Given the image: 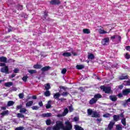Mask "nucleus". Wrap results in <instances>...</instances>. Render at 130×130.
Segmentation results:
<instances>
[{"mask_svg": "<svg viewBox=\"0 0 130 130\" xmlns=\"http://www.w3.org/2000/svg\"><path fill=\"white\" fill-rule=\"evenodd\" d=\"M110 116V114L109 113H107V114H105L103 115V117H109Z\"/></svg>", "mask_w": 130, "mask_h": 130, "instance_id": "6e6d98bb", "label": "nucleus"}, {"mask_svg": "<svg viewBox=\"0 0 130 130\" xmlns=\"http://www.w3.org/2000/svg\"><path fill=\"white\" fill-rule=\"evenodd\" d=\"M34 69H41V68H42V66L40 64H37L34 66Z\"/></svg>", "mask_w": 130, "mask_h": 130, "instance_id": "f704fd0d", "label": "nucleus"}, {"mask_svg": "<svg viewBox=\"0 0 130 130\" xmlns=\"http://www.w3.org/2000/svg\"><path fill=\"white\" fill-rule=\"evenodd\" d=\"M85 68V66L83 64L77 65L76 69L77 70H83Z\"/></svg>", "mask_w": 130, "mask_h": 130, "instance_id": "5701e85b", "label": "nucleus"}, {"mask_svg": "<svg viewBox=\"0 0 130 130\" xmlns=\"http://www.w3.org/2000/svg\"><path fill=\"white\" fill-rule=\"evenodd\" d=\"M64 116L63 115V114L62 113L61 114H58L57 115V117H62Z\"/></svg>", "mask_w": 130, "mask_h": 130, "instance_id": "680f3d73", "label": "nucleus"}, {"mask_svg": "<svg viewBox=\"0 0 130 130\" xmlns=\"http://www.w3.org/2000/svg\"><path fill=\"white\" fill-rule=\"evenodd\" d=\"M83 31L84 34H90V29H84Z\"/></svg>", "mask_w": 130, "mask_h": 130, "instance_id": "72a5a7b5", "label": "nucleus"}, {"mask_svg": "<svg viewBox=\"0 0 130 130\" xmlns=\"http://www.w3.org/2000/svg\"><path fill=\"white\" fill-rule=\"evenodd\" d=\"M109 98L110 99V100H111L113 102H115L116 101V100H117V98L116 97V95H110L109 96Z\"/></svg>", "mask_w": 130, "mask_h": 130, "instance_id": "f8f14e48", "label": "nucleus"}, {"mask_svg": "<svg viewBox=\"0 0 130 130\" xmlns=\"http://www.w3.org/2000/svg\"><path fill=\"white\" fill-rule=\"evenodd\" d=\"M73 120L74 121H75V122H77V121H79V117H75L73 118Z\"/></svg>", "mask_w": 130, "mask_h": 130, "instance_id": "5fc2aeb1", "label": "nucleus"}, {"mask_svg": "<svg viewBox=\"0 0 130 130\" xmlns=\"http://www.w3.org/2000/svg\"><path fill=\"white\" fill-rule=\"evenodd\" d=\"M60 95L61 94H59V92H57V93H56L54 94L53 98L54 99H58H58H59V97H60Z\"/></svg>", "mask_w": 130, "mask_h": 130, "instance_id": "f3484780", "label": "nucleus"}, {"mask_svg": "<svg viewBox=\"0 0 130 130\" xmlns=\"http://www.w3.org/2000/svg\"><path fill=\"white\" fill-rule=\"evenodd\" d=\"M51 101H49L48 102V103L46 105V108L47 109H49V108H51Z\"/></svg>", "mask_w": 130, "mask_h": 130, "instance_id": "412c9836", "label": "nucleus"}, {"mask_svg": "<svg viewBox=\"0 0 130 130\" xmlns=\"http://www.w3.org/2000/svg\"><path fill=\"white\" fill-rule=\"evenodd\" d=\"M28 73L31 74H36L37 73V71L36 70H28Z\"/></svg>", "mask_w": 130, "mask_h": 130, "instance_id": "ea45409f", "label": "nucleus"}, {"mask_svg": "<svg viewBox=\"0 0 130 130\" xmlns=\"http://www.w3.org/2000/svg\"><path fill=\"white\" fill-rule=\"evenodd\" d=\"M45 88L46 91H48L51 88L50 84H49V83H47L46 85H45Z\"/></svg>", "mask_w": 130, "mask_h": 130, "instance_id": "7c9ffc66", "label": "nucleus"}, {"mask_svg": "<svg viewBox=\"0 0 130 130\" xmlns=\"http://www.w3.org/2000/svg\"><path fill=\"white\" fill-rule=\"evenodd\" d=\"M1 109H2V110H6V109H7V107H2L1 108Z\"/></svg>", "mask_w": 130, "mask_h": 130, "instance_id": "774afa93", "label": "nucleus"}, {"mask_svg": "<svg viewBox=\"0 0 130 130\" xmlns=\"http://www.w3.org/2000/svg\"><path fill=\"white\" fill-rule=\"evenodd\" d=\"M15 104V102L10 101L8 102L7 106H13Z\"/></svg>", "mask_w": 130, "mask_h": 130, "instance_id": "473e14b6", "label": "nucleus"}, {"mask_svg": "<svg viewBox=\"0 0 130 130\" xmlns=\"http://www.w3.org/2000/svg\"><path fill=\"white\" fill-rule=\"evenodd\" d=\"M109 32L110 31H107L106 30H104L102 29H99V33H100V34H106L107 33H109Z\"/></svg>", "mask_w": 130, "mask_h": 130, "instance_id": "2eb2a0df", "label": "nucleus"}, {"mask_svg": "<svg viewBox=\"0 0 130 130\" xmlns=\"http://www.w3.org/2000/svg\"><path fill=\"white\" fill-rule=\"evenodd\" d=\"M88 59H94V58H95V56H94V54L90 53L89 54H88V56H87Z\"/></svg>", "mask_w": 130, "mask_h": 130, "instance_id": "b1692460", "label": "nucleus"}, {"mask_svg": "<svg viewBox=\"0 0 130 130\" xmlns=\"http://www.w3.org/2000/svg\"><path fill=\"white\" fill-rule=\"evenodd\" d=\"M118 115H119V117L120 119H121V118H125L124 115H123V113H121L120 114H119Z\"/></svg>", "mask_w": 130, "mask_h": 130, "instance_id": "8fccbe9b", "label": "nucleus"}, {"mask_svg": "<svg viewBox=\"0 0 130 130\" xmlns=\"http://www.w3.org/2000/svg\"><path fill=\"white\" fill-rule=\"evenodd\" d=\"M52 115L51 113H44L42 114V117H50Z\"/></svg>", "mask_w": 130, "mask_h": 130, "instance_id": "4468645a", "label": "nucleus"}, {"mask_svg": "<svg viewBox=\"0 0 130 130\" xmlns=\"http://www.w3.org/2000/svg\"><path fill=\"white\" fill-rule=\"evenodd\" d=\"M116 38H119V42L121 41V37H120L119 35H115L111 37V39L112 40H113V39H116Z\"/></svg>", "mask_w": 130, "mask_h": 130, "instance_id": "423d86ee", "label": "nucleus"}, {"mask_svg": "<svg viewBox=\"0 0 130 130\" xmlns=\"http://www.w3.org/2000/svg\"><path fill=\"white\" fill-rule=\"evenodd\" d=\"M39 105L41 107H42V106H43V103H42V102H40L39 103Z\"/></svg>", "mask_w": 130, "mask_h": 130, "instance_id": "052dcab7", "label": "nucleus"}, {"mask_svg": "<svg viewBox=\"0 0 130 130\" xmlns=\"http://www.w3.org/2000/svg\"><path fill=\"white\" fill-rule=\"evenodd\" d=\"M27 79H28V76H24L22 78V80H23V82H26L27 81Z\"/></svg>", "mask_w": 130, "mask_h": 130, "instance_id": "13d9d810", "label": "nucleus"}, {"mask_svg": "<svg viewBox=\"0 0 130 130\" xmlns=\"http://www.w3.org/2000/svg\"><path fill=\"white\" fill-rule=\"evenodd\" d=\"M71 53H72V54H73V55H74V56H76L78 55V54H77L76 53L74 52V51H72L71 52Z\"/></svg>", "mask_w": 130, "mask_h": 130, "instance_id": "e2e57ef3", "label": "nucleus"}, {"mask_svg": "<svg viewBox=\"0 0 130 130\" xmlns=\"http://www.w3.org/2000/svg\"><path fill=\"white\" fill-rule=\"evenodd\" d=\"M51 93H50V91L49 90H46L45 92H44V95L46 96V97H49V96H50Z\"/></svg>", "mask_w": 130, "mask_h": 130, "instance_id": "bb28decb", "label": "nucleus"}, {"mask_svg": "<svg viewBox=\"0 0 130 130\" xmlns=\"http://www.w3.org/2000/svg\"><path fill=\"white\" fill-rule=\"evenodd\" d=\"M125 49H126V50L129 51L130 50V46H126Z\"/></svg>", "mask_w": 130, "mask_h": 130, "instance_id": "0e129e2a", "label": "nucleus"}, {"mask_svg": "<svg viewBox=\"0 0 130 130\" xmlns=\"http://www.w3.org/2000/svg\"><path fill=\"white\" fill-rule=\"evenodd\" d=\"M69 111L70 112H72V111H74V108H73V106H70L69 107Z\"/></svg>", "mask_w": 130, "mask_h": 130, "instance_id": "09e8293b", "label": "nucleus"}, {"mask_svg": "<svg viewBox=\"0 0 130 130\" xmlns=\"http://www.w3.org/2000/svg\"><path fill=\"white\" fill-rule=\"evenodd\" d=\"M75 130H84V128L78 125H75Z\"/></svg>", "mask_w": 130, "mask_h": 130, "instance_id": "c756f323", "label": "nucleus"}, {"mask_svg": "<svg viewBox=\"0 0 130 130\" xmlns=\"http://www.w3.org/2000/svg\"><path fill=\"white\" fill-rule=\"evenodd\" d=\"M22 107H23V106L22 105L17 106L16 110H19V109H20V110H21V109H22Z\"/></svg>", "mask_w": 130, "mask_h": 130, "instance_id": "49530a36", "label": "nucleus"}, {"mask_svg": "<svg viewBox=\"0 0 130 130\" xmlns=\"http://www.w3.org/2000/svg\"><path fill=\"white\" fill-rule=\"evenodd\" d=\"M102 98V95L100 94V93H97L94 94V99L96 100V101H98L99 99H100V98Z\"/></svg>", "mask_w": 130, "mask_h": 130, "instance_id": "0eeeda50", "label": "nucleus"}, {"mask_svg": "<svg viewBox=\"0 0 130 130\" xmlns=\"http://www.w3.org/2000/svg\"><path fill=\"white\" fill-rule=\"evenodd\" d=\"M66 73H67V69H62V70L61 71V74H63V75H64Z\"/></svg>", "mask_w": 130, "mask_h": 130, "instance_id": "bf43d9fd", "label": "nucleus"}, {"mask_svg": "<svg viewBox=\"0 0 130 130\" xmlns=\"http://www.w3.org/2000/svg\"><path fill=\"white\" fill-rule=\"evenodd\" d=\"M93 113V110L90 109H88L87 110V114L88 115L90 116V115H92Z\"/></svg>", "mask_w": 130, "mask_h": 130, "instance_id": "c9c22d12", "label": "nucleus"}, {"mask_svg": "<svg viewBox=\"0 0 130 130\" xmlns=\"http://www.w3.org/2000/svg\"><path fill=\"white\" fill-rule=\"evenodd\" d=\"M91 115L92 117H100V114L96 111H93Z\"/></svg>", "mask_w": 130, "mask_h": 130, "instance_id": "6e6552de", "label": "nucleus"}, {"mask_svg": "<svg viewBox=\"0 0 130 130\" xmlns=\"http://www.w3.org/2000/svg\"><path fill=\"white\" fill-rule=\"evenodd\" d=\"M17 117H18L19 118H24L25 117V116L24 115H23V113H18L17 114Z\"/></svg>", "mask_w": 130, "mask_h": 130, "instance_id": "c85d7f7f", "label": "nucleus"}, {"mask_svg": "<svg viewBox=\"0 0 130 130\" xmlns=\"http://www.w3.org/2000/svg\"><path fill=\"white\" fill-rule=\"evenodd\" d=\"M1 115H2L1 116L2 117H4V116L6 115H9V111L8 110L4 111L2 113H1Z\"/></svg>", "mask_w": 130, "mask_h": 130, "instance_id": "aec40b11", "label": "nucleus"}, {"mask_svg": "<svg viewBox=\"0 0 130 130\" xmlns=\"http://www.w3.org/2000/svg\"><path fill=\"white\" fill-rule=\"evenodd\" d=\"M129 93H130V88H127L122 91V94L124 96H126V95L129 94Z\"/></svg>", "mask_w": 130, "mask_h": 130, "instance_id": "39448f33", "label": "nucleus"}, {"mask_svg": "<svg viewBox=\"0 0 130 130\" xmlns=\"http://www.w3.org/2000/svg\"><path fill=\"white\" fill-rule=\"evenodd\" d=\"M59 101H61V102H64L67 101V99L61 98L58 99Z\"/></svg>", "mask_w": 130, "mask_h": 130, "instance_id": "864d4df0", "label": "nucleus"}, {"mask_svg": "<svg viewBox=\"0 0 130 130\" xmlns=\"http://www.w3.org/2000/svg\"><path fill=\"white\" fill-rule=\"evenodd\" d=\"M50 69V67L46 66L41 69L42 72H47Z\"/></svg>", "mask_w": 130, "mask_h": 130, "instance_id": "a211bd4d", "label": "nucleus"}, {"mask_svg": "<svg viewBox=\"0 0 130 130\" xmlns=\"http://www.w3.org/2000/svg\"><path fill=\"white\" fill-rule=\"evenodd\" d=\"M50 4L51 5H59V4H60V2L58 0H52L50 2Z\"/></svg>", "mask_w": 130, "mask_h": 130, "instance_id": "9d476101", "label": "nucleus"}, {"mask_svg": "<svg viewBox=\"0 0 130 130\" xmlns=\"http://www.w3.org/2000/svg\"><path fill=\"white\" fill-rule=\"evenodd\" d=\"M101 90H103L105 93L107 94H109L111 92V88L110 87H105V86H101Z\"/></svg>", "mask_w": 130, "mask_h": 130, "instance_id": "f03ea898", "label": "nucleus"}, {"mask_svg": "<svg viewBox=\"0 0 130 130\" xmlns=\"http://www.w3.org/2000/svg\"><path fill=\"white\" fill-rule=\"evenodd\" d=\"M113 119L114 121H118L120 119L119 115H114L113 116Z\"/></svg>", "mask_w": 130, "mask_h": 130, "instance_id": "4be33fe9", "label": "nucleus"}, {"mask_svg": "<svg viewBox=\"0 0 130 130\" xmlns=\"http://www.w3.org/2000/svg\"><path fill=\"white\" fill-rule=\"evenodd\" d=\"M19 98H20V99H23V98H24V93H20L19 95Z\"/></svg>", "mask_w": 130, "mask_h": 130, "instance_id": "de8ad7c7", "label": "nucleus"}, {"mask_svg": "<svg viewBox=\"0 0 130 130\" xmlns=\"http://www.w3.org/2000/svg\"><path fill=\"white\" fill-rule=\"evenodd\" d=\"M69 94L68 92H63L62 93H61V96H68V95Z\"/></svg>", "mask_w": 130, "mask_h": 130, "instance_id": "c03bdc74", "label": "nucleus"}, {"mask_svg": "<svg viewBox=\"0 0 130 130\" xmlns=\"http://www.w3.org/2000/svg\"><path fill=\"white\" fill-rule=\"evenodd\" d=\"M69 113V109L66 108L64 109L63 112L62 113L63 114V116H66Z\"/></svg>", "mask_w": 130, "mask_h": 130, "instance_id": "393cba45", "label": "nucleus"}, {"mask_svg": "<svg viewBox=\"0 0 130 130\" xmlns=\"http://www.w3.org/2000/svg\"><path fill=\"white\" fill-rule=\"evenodd\" d=\"M122 68L123 69H124V70H127V67L124 66V65H122Z\"/></svg>", "mask_w": 130, "mask_h": 130, "instance_id": "338daca9", "label": "nucleus"}, {"mask_svg": "<svg viewBox=\"0 0 130 130\" xmlns=\"http://www.w3.org/2000/svg\"><path fill=\"white\" fill-rule=\"evenodd\" d=\"M123 105L124 106H126L128 105V101H127V100L125 101V102L123 103Z\"/></svg>", "mask_w": 130, "mask_h": 130, "instance_id": "4d7b16f0", "label": "nucleus"}, {"mask_svg": "<svg viewBox=\"0 0 130 130\" xmlns=\"http://www.w3.org/2000/svg\"><path fill=\"white\" fill-rule=\"evenodd\" d=\"M31 109H32V110H38L39 109V107L37 106H34L31 107Z\"/></svg>", "mask_w": 130, "mask_h": 130, "instance_id": "a19ab883", "label": "nucleus"}, {"mask_svg": "<svg viewBox=\"0 0 130 130\" xmlns=\"http://www.w3.org/2000/svg\"><path fill=\"white\" fill-rule=\"evenodd\" d=\"M0 61L1 62H7V57L5 56L0 57Z\"/></svg>", "mask_w": 130, "mask_h": 130, "instance_id": "6ab92c4d", "label": "nucleus"}, {"mask_svg": "<svg viewBox=\"0 0 130 130\" xmlns=\"http://www.w3.org/2000/svg\"><path fill=\"white\" fill-rule=\"evenodd\" d=\"M19 112L22 114L26 113V112H27V109L26 108H22L20 109Z\"/></svg>", "mask_w": 130, "mask_h": 130, "instance_id": "cd10ccee", "label": "nucleus"}, {"mask_svg": "<svg viewBox=\"0 0 130 130\" xmlns=\"http://www.w3.org/2000/svg\"><path fill=\"white\" fill-rule=\"evenodd\" d=\"M1 72V73H5V74H9V68L7 66L2 68Z\"/></svg>", "mask_w": 130, "mask_h": 130, "instance_id": "20e7f679", "label": "nucleus"}, {"mask_svg": "<svg viewBox=\"0 0 130 130\" xmlns=\"http://www.w3.org/2000/svg\"><path fill=\"white\" fill-rule=\"evenodd\" d=\"M97 100H95L94 98H93L89 101V103L90 105H93V104H95Z\"/></svg>", "mask_w": 130, "mask_h": 130, "instance_id": "9b49d317", "label": "nucleus"}, {"mask_svg": "<svg viewBox=\"0 0 130 130\" xmlns=\"http://www.w3.org/2000/svg\"><path fill=\"white\" fill-rule=\"evenodd\" d=\"M24 127L23 126H19V127H16L15 128V130H24Z\"/></svg>", "mask_w": 130, "mask_h": 130, "instance_id": "37998d69", "label": "nucleus"}, {"mask_svg": "<svg viewBox=\"0 0 130 130\" xmlns=\"http://www.w3.org/2000/svg\"><path fill=\"white\" fill-rule=\"evenodd\" d=\"M62 55L66 57H69V56H72V53L71 52H66L63 53Z\"/></svg>", "mask_w": 130, "mask_h": 130, "instance_id": "ddd939ff", "label": "nucleus"}, {"mask_svg": "<svg viewBox=\"0 0 130 130\" xmlns=\"http://www.w3.org/2000/svg\"><path fill=\"white\" fill-rule=\"evenodd\" d=\"M6 66V63H0V67H5Z\"/></svg>", "mask_w": 130, "mask_h": 130, "instance_id": "69168bd1", "label": "nucleus"}, {"mask_svg": "<svg viewBox=\"0 0 130 130\" xmlns=\"http://www.w3.org/2000/svg\"><path fill=\"white\" fill-rule=\"evenodd\" d=\"M46 123L47 125H50L51 124V120L50 119H48L46 121Z\"/></svg>", "mask_w": 130, "mask_h": 130, "instance_id": "79ce46f5", "label": "nucleus"}, {"mask_svg": "<svg viewBox=\"0 0 130 130\" xmlns=\"http://www.w3.org/2000/svg\"><path fill=\"white\" fill-rule=\"evenodd\" d=\"M6 87H11L13 86V82H7L5 83Z\"/></svg>", "mask_w": 130, "mask_h": 130, "instance_id": "e433bc0d", "label": "nucleus"}, {"mask_svg": "<svg viewBox=\"0 0 130 130\" xmlns=\"http://www.w3.org/2000/svg\"><path fill=\"white\" fill-rule=\"evenodd\" d=\"M123 85L124 86H130V80L124 81Z\"/></svg>", "mask_w": 130, "mask_h": 130, "instance_id": "2f4dec72", "label": "nucleus"}, {"mask_svg": "<svg viewBox=\"0 0 130 130\" xmlns=\"http://www.w3.org/2000/svg\"><path fill=\"white\" fill-rule=\"evenodd\" d=\"M66 125H63V122L61 121H56V124L52 127V130H72L73 125L71 122L67 121L65 122Z\"/></svg>", "mask_w": 130, "mask_h": 130, "instance_id": "f257e3e1", "label": "nucleus"}, {"mask_svg": "<svg viewBox=\"0 0 130 130\" xmlns=\"http://www.w3.org/2000/svg\"><path fill=\"white\" fill-rule=\"evenodd\" d=\"M59 88L60 89H62L64 91H67V90H69V88H68V87H67L66 86H60Z\"/></svg>", "mask_w": 130, "mask_h": 130, "instance_id": "a18cd8bd", "label": "nucleus"}, {"mask_svg": "<svg viewBox=\"0 0 130 130\" xmlns=\"http://www.w3.org/2000/svg\"><path fill=\"white\" fill-rule=\"evenodd\" d=\"M16 9H17V10H20L21 11V10H23V6H21L20 5H18L16 6Z\"/></svg>", "mask_w": 130, "mask_h": 130, "instance_id": "58836bf2", "label": "nucleus"}, {"mask_svg": "<svg viewBox=\"0 0 130 130\" xmlns=\"http://www.w3.org/2000/svg\"><path fill=\"white\" fill-rule=\"evenodd\" d=\"M20 71V70H19V69L18 68H15L14 70V73H15V74H18V73H19V71Z\"/></svg>", "mask_w": 130, "mask_h": 130, "instance_id": "603ef678", "label": "nucleus"}, {"mask_svg": "<svg viewBox=\"0 0 130 130\" xmlns=\"http://www.w3.org/2000/svg\"><path fill=\"white\" fill-rule=\"evenodd\" d=\"M125 57L126 59H129L130 58V55L128 53H126L125 55Z\"/></svg>", "mask_w": 130, "mask_h": 130, "instance_id": "3c124183", "label": "nucleus"}, {"mask_svg": "<svg viewBox=\"0 0 130 130\" xmlns=\"http://www.w3.org/2000/svg\"><path fill=\"white\" fill-rule=\"evenodd\" d=\"M102 44L104 46H106L109 44V38H106L102 40Z\"/></svg>", "mask_w": 130, "mask_h": 130, "instance_id": "7ed1b4c3", "label": "nucleus"}, {"mask_svg": "<svg viewBox=\"0 0 130 130\" xmlns=\"http://www.w3.org/2000/svg\"><path fill=\"white\" fill-rule=\"evenodd\" d=\"M32 105H33V101H30L28 102L26 105L25 106L26 107H31V106H32Z\"/></svg>", "mask_w": 130, "mask_h": 130, "instance_id": "dca6fc26", "label": "nucleus"}, {"mask_svg": "<svg viewBox=\"0 0 130 130\" xmlns=\"http://www.w3.org/2000/svg\"><path fill=\"white\" fill-rule=\"evenodd\" d=\"M114 122H110L108 126V130H112L113 128V126L114 125Z\"/></svg>", "mask_w": 130, "mask_h": 130, "instance_id": "1a4fd4ad", "label": "nucleus"}, {"mask_svg": "<svg viewBox=\"0 0 130 130\" xmlns=\"http://www.w3.org/2000/svg\"><path fill=\"white\" fill-rule=\"evenodd\" d=\"M121 122L123 124V125L125 126V125H126V121L125 118H121Z\"/></svg>", "mask_w": 130, "mask_h": 130, "instance_id": "a878e982", "label": "nucleus"}, {"mask_svg": "<svg viewBox=\"0 0 130 130\" xmlns=\"http://www.w3.org/2000/svg\"><path fill=\"white\" fill-rule=\"evenodd\" d=\"M119 80H125L127 79V76H121L119 78Z\"/></svg>", "mask_w": 130, "mask_h": 130, "instance_id": "4c0bfd02", "label": "nucleus"}]
</instances>
